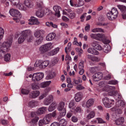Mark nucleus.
Segmentation results:
<instances>
[{"instance_id":"2","label":"nucleus","mask_w":126,"mask_h":126,"mask_svg":"<svg viewBox=\"0 0 126 126\" xmlns=\"http://www.w3.org/2000/svg\"><path fill=\"white\" fill-rule=\"evenodd\" d=\"M22 35L26 39L27 42H32L33 39H34V37L32 36V33L30 30L23 31L22 32Z\"/></svg>"},{"instance_id":"50","label":"nucleus","mask_w":126,"mask_h":126,"mask_svg":"<svg viewBox=\"0 0 126 126\" xmlns=\"http://www.w3.org/2000/svg\"><path fill=\"white\" fill-rule=\"evenodd\" d=\"M108 84H110V85H116V84H118V81H117V80L109 81L108 82Z\"/></svg>"},{"instance_id":"37","label":"nucleus","mask_w":126,"mask_h":126,"mask_svg":"<svg viewBox=\"0 0 126 126\" xmlns=\"http://www.w3.org/2000/svg\"><path fill=\"white\" fill-rule=\"evenodd\" d=\"M16 7L18 8V9H20V10H26V8L22 3H18L16 5Z\"/></svg>"},{"instance_id":"51","label":"nucleus","mask_w":126,"mask_h":126,"mask_svg":"<svg viewBox=\"0 0 126 126\" xmlns=\"http://www.w3.org/2000/svg\"><path fill=\"white\" fill-rule=\"evenodd\" d=\"M36 15L37 17L41 18L44 16V13H42V12L36 11Z\"/></svg>"},{"instance_id":"11","label":"nucleus","mask_w":126,"mask_h":126,"mask_svg":"<svg viewBox=\"0 0 126 126\" xmlns=\"http://www.w3.org/2000/svg\"><path fill=\"white\" fill-rule=\"evenodd\" d=\"M103 104L106 108H111L112 103L110 101V99L108 97H105L102 99Z\"/></svg>"},{"instance_id":"4","label":"nucleus","mask_w":126,"mask_h":126,"mask_svg":"<svg viewBox=\"0 0 126 126\" xmlns=\"http://www.w3.org/2000/svg\"><path fill=\"white\" fill-rule=\"evenodd\" d=\"M53 45L52 43H48L44 45H42L39 48V52L42 55L47 53L48 51H49L51 49V46Z\"/></svg>"},{"instance_id":"46","label":"nucleus","mask_w":126,"mask_h":126,"mask_svg":"<svg viewBox=\"0 0 126 126\" xmlns=\"http://www.w3.org/2000/svg\"><path fill=\"white\" fill-rule=\"evenodd\" d=\"M96 37L97 38V40H100V38H101V39H104V38H105V35L103 33H97Z\"/></svg>"},{"instance_id":"19","label":"nucleus","mask_w":126,"mask_h":126,"mask_svg":"<svg viewBox=\"0 0 126 126\" xmlns=\"http://www.w3.org/2000/svg\"><path fill=\"white\" fill-rule=\"evenodd\" d=\"M125 123V118L124 117H120L115 121V124L116 126H121Z\"/></svg>"},{"instance_id":"21","label":"nucleus","mask_w":126,"mask_h":126,"mask_svg":"<svg viewBox=\"0 0 126 126\" xmlns=\"http://www.w3.org/2000/svg\"><path fill=\"white\" fill-rule=\"evenodd\" d=\"M40 95V92L39 91H34L31 93L30 94V98H36L37 96H39Z\"/></svg>"},{"instance_id":"35","label":"nucleus","mask_w":126,"mask_h":126,"mask_svg":"<svg viewBox=\"0 0 126 126\" xmlns=\"http://www.w3.org/2000/svg\"><path fill=\"white\" fill-rule=\"evenodd\" d=\"M44 40L43 37H40L37 38V39L35 41V44L36 45V46H38L40 45V44H42V42H43V40Z\"/></svg>"},{"instance_id":"34","label":"nucleus","mask_w":126,"mask_h":126,"mask_svg":"<svg viewBox=\"0 0 126 126\" xmlns=\"http://www.w3.org/2000/svg\"><path fill=\"white\" fill-rule=\"evenodd\" d=\"M116 106L119 108H123V107H125V102L123 100H119L116 103Z\"/></svg>"},{"instance_id":"44","label":"nucleus","mask_w":126,"mask_h":126,"mask_svg":"<svg viewBox=\"0 0 126 126\" xmlns=\"http://www.w3.org/2000/svg\"><path fill=\"white\" fill-rule=\"evenodd\" d=\"M4 34V30L2 28L0 27V41L3 38V34Z\"/></svg>"},{"instance_id":"64","label":"nucleus","mask_w":126,"mask_h":126,"mask_svg":"<svg viewBox=\"0 0 126 126\" xmlns=\"http://www.w3.org/2000/svg\"><path fill=\"white\" fill-rule=\"evenodd\" d=\"M71 120H72V122H73V123H76L77 121H78V119H77V118H76L75 116L72 117Z\"/></svg>"},{"instance_id":"17","label":"nucleus","mask_w":126,"mask_h":126,"mask_svg":"<svg viewBox=\"0 0 126 126\" xmlns=\"http://www.w3.org/2000/svg\"><path fill=\"white\" fill-rule=\"evenodd\" d=\"M109 89H110L112 91L108 93V95H109L110 96H117V94H118V92L115 91L116 90V87H115V86L109 87Z\"/></svg>"},{"instance_id":"53","label":"nucleus","mask_w":126,"mask_h":126,"mask_svg":"<svg viewBox=\"0 0 126 126\" xmlns=\"http://www.w3.org/2000/svg\"><path fill=\"white\" fill-rule=\"evenodd\" d=\"M96 120L98 121V124H106V121L103 120L101 118H97Z\"/></svg>"},{"instance_id":"33","label":"nucleus","mask_w":126,"mask_h":126,"mask_svg":"<svg viewBox=\"0 0 126 126\" xmlns=\"http://www.w3.org/2000/svg\"><path fill=\"white\" fill-rule=\"evenodd\" d=\"M104 53L108 54L111 52V46L109 45H106L103 49Z\"/></svg>"},{"instance_id":"29","label":"nucleus","mask_w":126,"mask_h":126,"mask_svg":"<svg viewBox=\"0 0 126 126\" xmlns=\"http://www.w3.org/2000/svg\"><path fill=\"white\" fill-rule=\"evenodd\" d=\"M117 7L121 10L122 13H124L126 11V6L125 5L119 4L117 5Z\"/></svg>"},{"instance_id":"1","label":"nucleus","mask_w":126,"mask_h":126,"mask_svg":"<svg viewBox=\"0 0 126 126\" xmlns=\"http://www.w3.org/2000/svg\"><path fill=\"white\" fill-rule=\"evenodd\" d=\"M119 12L116 8H113L111 11L107 14V17L109 20H114L118 17Z\"/></svg>"},{"instance_id":"60","label":"nucleus","mask_w":126,"mask_h":126,"mask_svg":"<svg viewBox=\"0 0 126 126\" xmlns=\"http://www.w3.org/2000/svg\"><path fill=\"white\" fill-rule=\"evenodd\" d=\"M98 42L97 41H94L93 42V43L92 44V47H93V48H94V49H96V48L97 47V45H98Z\"/></svg>"},{"instance_id":"43","label":"nucleus","mask_w":126,"mask_h":126,"mask_svg":"<svg viewBox=\"0 0 126 126\" xmlns=\"http://www.w3.org/2000/svg\"><path fill=\"white\" fill-rule=\"evenodd\" d=\"M92 32H94V33H95V32H100L104 33V30H103L102 28H95L92 30Z\"/></svg>"},{"instance_id":"42","label":"nucleus","mask_w":126,"mask_h":126,"mask_svg":"<svg viewBox=\"0 0 126 126\" xmlns=\"http://www.w3.org/2000/svg\"><path fill=\"white\" fill-rule=\"evenodd\" d=\"M11 2V4L12 5H17L18 3H19L20 0H9Z\"/></svg>"},{"instance_id":"9","label":"nucleus","mask_w":126,"mask_h":126,"mask_svg":"<svg viewBox=\"0 0 126 126\" xmlns=\"http://www.w3.org/2000/svg\"><path fill=\"white\" fill-rule=\"evenodd\" d=\"M9 13L11 16H14L15 17H17V18H21L22 17V15H21V13L19 12V11L14 9L11 8L9 10Z\"/></svg>"},{"instance_id":"36","label":"nucleus","mask_w":126,"mask_h":126,"mask_svg":"<svg viewBox=\"0 0 126 126\" xmlns=\"http://www.w3.org/2000/svg\"><path fill=\"white\" fill-rule=\"evenodd\" d=\"M47 111V107H43L39 108L38 111V114L39 115H42V114H44Z\"/></svg>"},{"instance_id":"12","label":"nucleus","mask_w":126,"mask_h":126,"mask_svg":"<svg viewBox=\"0 0 126 126\" xmlns=\"http://www.w3.org/2000/svg\"><path fill=\"white\" fill-rule=\"evenodd\" d=\"M102 78L103 73L101 72L96 73L93 76L94 81H99V80H101V79Z\"/></svg>"},{"instance_id":"55","label":"nucleus","mask_w":126,"mask_h":126,"mask_svg":"<svg viewBox=\"0 0 126 126\" xmlns=\"http://www.w3.org/2000/svg\"><path fill=\"white\" fill-rule=\"evenodd\" d=\"M32 88L33 90H36V89H39V86L33 83L32 85Z\"/></svg>"},{"instance_id":"13","label":"nucleus","mask_w":126,"mask_h":126,"mask_svg":"<svg viewBox=\"0 0 126 126\" xmlns=\"http://www.w3.org/2000/svg\"><path fill=\"white\" fill-rule=\"evenodd\" d=\"M63 116H61V115L58 117V120L59 121V126H66L67 124V122L65 119H61Z\"/></svg>"},{"instance_id":"8","label":"nucleus","mask_w":126,"mask_h":126,"mask_svg":"<svg viewBox=\"0 0 126 126\" xmlns=\"http://www.w3.org/2000/svg\"><path fill=\"white\" fill-rule=\"evenodd\" d=\"M43 78H44V73H35L33 74L32 80L33 81H40Z\"/></svg>"},{"instance_id":"31","label":"nucleus","mask_w":126,"mask_h":126,"mask_svg":"<svg viewBox=\"0 0 126 126\" xmlns=\"http://www.w3.org/2000/svg\"><path fill=\"white\" fill-rule=\"evenodd\" d=\"M60 51V48L58 47L54 50H52L50 52L49 54L50 56H55V55H57L58 54V52Z\"/></svg>"},{"instance_id":"16","label":"nucleus","mask_w":126,"mask_h":126,"mask_svg":"<svg viewBox=\"0 0 126 126\" xmlns=\"http://www.w3.org/2000/svg\"><path fill=\"white\" fill-rule=\"evenodd\" d=\"M54 100V97L53 95H49L48 98H46L45 99L44 101V105H46V106H48L53 102V100Z\"/></svg>"},{"instance_id":"47","label":"nucleus","mask_w":126,"mask_h":126,"mask_svg":"<svg viewBox=\"0 0 126 126\" xmlns=\"http://www.w3.org/2000/svg\"><path fill=\"white\" fill-rule=\"evenodd\" d=\"M4 60L5 62H8L10 60V54H7L4 56Z\"/></svg>"},{"instance_id":"3","label":"nucleus","mask_w":126,"mask_h":126,"mask_svg":"<svg viewBox=\"0 0 126 126\" xmlns=\"http://www.w3.org/2000/svg\"><path fill=\"white\" fill-rule=\"evenodd\" d=\"M65 103L63 101H61L58 106V110L60 112V116L64 117L66 114V109L64 108Z\"/></svg>"},{"instance_id":"15","label":"nucleus","mask_w":126,"mask_h":126,"mask_svg":"<svg viewBox=\"0 0 126 126\" xmlns=\"http://www.w3.org/2000/svg\"><path fill=\"white\" fill-rule=\"evenodd\" d=\"M73 0H70V4L71 6H74V7H79V6H82V5H84V1L82 0H79L78 4H73V2H72Z\"/></svg>"},{"instance_id":"52","label":"nucleus","mask_w":126,"mask_h":126,"mask_svg":"<svg viewBox=\"0 0 126 126\" xmlns=\"http://www.w3.org/2000/svg\"><path fill=\"white\" fill-rule=\"evenodd\" d=\"M82 82V81L80 79L78 80H75V79H73V83L74 84H79V83H81Z\"/></svg>"},{"instance_id":"61","label":"nucleus","mask_w":126,"mask_h":126,"mask_svg":"<svg viewBox=\"0 0 126 126\" xmlns=\"http://www.w3.org/2000/svg\"><path fill=\"white\" fill-rule=\"evenodd\" d=\"M42 5H43V2L41 1L40 2H36V6L38 8H41V7H42Z\"/></svg>"},{"instance_id":"59","label":"nucleus","mask_w":126,"mask_h":126,"mask_svg":"<svg viewBox=\"0 0 126 126\" xmlns=\"http://www.w3.org/2000/svg\"><path fill=\"white\" fill-rule=\"evenodd\" d=\"M85 30L86 31V32H89V31L90 30V25L87 24L85 27Z\"/></svg>"},{"instance_id":"39","label":"nucleus","mask_w":126,"mask_h":126,"mask_svg":"<svg viewBox=\"0 0 126 126\" xmlns=\"http://www.w3.org/2000/svg\"><path fill=\"white\" fill-rule=\"evenodd\" d=\"M56 76V73L55 72H51L49 73L47 76V77L48 79H52V78H54Z\"/></svg>"},{"instance_id":"62","label":"nucleus","mask_w":126,"mask_h":126,"mask_svg":"<svg viewBox=\"0 0 126 126\" xmlns=\"http://www.w3.org/2000/svg\"><path fill=\"white\" fill-rule=\"evenodd\" d=\"M111 78H112V77L111 76V74H108L107 75L105 76L104 77V79L105 80H110V79H111Z\"/></svg>"},{"instance_id":"10","label":"nucleus","mask_w":126,"mask_h":126,"mask_svg":"<svg viewBox=\"0 0 126 126\" xmlns=\"http://www.w3.org/2000/svg\"><path fill=\"white\" fill-rule=\"evenodd\" d=\"M29 24L30 25H39L40 24V22L36 18L31 17Z\"/></svg>"},{"instance_id":"32","label":"nucleus","mask_w":126,"mask_h":126,"mask_svg":"<svg viewBox=\"0 0 126 126\" xmlns=\"http://www.w3.org/2000/svg\"><path fill=\"white\" fill-rule=\"evenodd\" d=\"M46 26H48V27H52L53 28H57L58 27V26L57 24H53V22H47L46 23Z\"/></svg>"},{"instance_id":"25","label":"nucleus","mask_w":126,"mask_h":126,"mask_svg":"<svg viewBox=\"0 0 126 126\" xmlns=\"http://www.w3.org/2000/svg\"><path fill=\"white\" fill-rule=\"evenodd\" d=\"M56 37V33H49L46 36L47 41H52Z\"/></svg>"},{"instance_id":"28","label":"nucleus","mask_w":126,"mask_h":126,"mask_svg":"<svg viewBox=\"0 0 126 126\" xmlns=\"http://www.w3.org/2000/svg\"><path fill=\"white\" fill-rule=\"evenodd\" d=\"M95 117V112L94 111H91L86 117L87 120H91Z\"/></svg>"},{"instance_id":"27","label":"nucleus","mask_w":126,"mask_h":126,"mask_svg":"<svg viewBox=\"0 0 126 126\" xmlns=\"http://www.w3.org/2000/svg\"><path fill=\"white\" fill-rule=\"evenodd\" d=\"M57 106V104L55 102H53L52 104L49 106L48 111L49 112H53L54 110L56 109V106Z\"/></svg>"},{"instance_id":"54","label":"nucleus","mask_w":126,"mask_h":126,"mask_svg":"<svg viewBox=\"0 0 126 126\" xmlns=\"http://www.w3.org/2000/svg\"><path fill=\"white\" fill-rule=\"evenodd\" d=\"M75 105V102L73 100H72L69 103V108L71 109L73 108V106Z\"/></svg>"},{"instance_id":"41","label":"nucleus","mask_w":126,"mask_h":126,"mask_svg":"<svg viewBox=\"0 0 126 126\" xmlns=\"http://www.w3.org/2000/svg\"><path fill=\"white\" fill-rule=\"evenodd\" d=\"M34 35L35 38H41V37H43V36H42V34H41V32H40L39 31L35 32L34 33Z\"/></svg>"},{"instance_id":"38","label":"nucleus","mask_w":126,"mask_h":126,"mask_svg":"<svg viewBox=\"0 0 126 126\" xmlns=\"http://www.w3.org/2000/svg\"><path fill=\"white\" fill-rule=\"evenodd\" d=\"M25 40H26L25 37L21 34L18 39V42L19 43V44H22V43H23V42H24Z\"/></svg>"},{"instance_id":"22","label":"nucleus","mask_w":126,"mask_h":126,"mask_svg":"<svg viewBox=\"0 0 126 126\" xmlns=\"http://www.w3.org/2000/svg\"><path fill=\"white\" fill-rule=\"evenodd\" d=\"M24 3L28 8H32L33 7L32 1L30 0H25Z\"/></svg>"},{"instance_id":"20","label":"nucleus","mask_w":126,"mask_h":126,"mask_svg":"<svg viewBox=\"0 0 126 126\" xmlns=\"http://www.w3.org/2000/svg\"><path fill=\"white\" fill-rule=\"evenodd\" d=\"M94 100L93 98H90L87 100L86 104V108H90L93 105H94Z\"/></svg>"},{"instance_id":"30","label":"nucleus","mask_w":126,"mask_h":126,"mask_svg":"<svg viewBox=\"0 0 126 126\" xmlns=\"http://www.w3.org/2000/svg\"><path fill=\"white\" fill-rule=\"evenodd\" d=\"M51 82H52L51 81H49L41 83L40 84V87L41 88H45L47 87V86H49L50 84H51Z\"/></svg>"},{"instance_id":"57","label":"nucleus","mask_w":126,"mask_h":126,"mask_svg":"<svg viewBox=\"0 0 126 126\" xmlns=\"http://www.w3.org/2000/svg\"><path fill=\"white\" fill-rule=\"evenodd\" d=\"M90 36L92 39H94L95 40H97V39H98L97 37V34L91 33Z\"/></svg>"},{"instance_id":"18","label":"nucleus","mask_w":126,"mask_h":126,"mask_svg":"<svg viewBox=\"0 0 126 126\" xmlns=\"http://www.w3.org/2000/svg\"><path fill=\"white\" fill-rule=\"evenodd\" d=\"M68 12V17L71 19H73L75 17V13L70 9H65Z\"/></svg>"},{"instance_id":"14","label":"nucleus","mask_w":126,"mask_h":126,"mask_svg":"<svg viewBox=\"0 0 126 126\" xmlns=\"http://www.w3.org/2000/svg\"><path fill=\"white\" fill-rule=\"evenodd\" d=\"M53 9L55 12V16H57V17H60V16H61V13L60 10H62V8L60 7V6H54L53 7Z\"/></svg>"},{"instance_id":"7","label":"nucleus","mask_w":126,"mask_h":126,"mask_svg":"<svg viewBox=\"0 0 126 126\" xmlns=\"http://www.w3.org/2000/svg\"><path fill=\"white\" fill-rule=\"evenodd\" d=\"M10 47H11V42L10 41H5L2 44L0 49L6 53L9 50Z\"/></svg>"},{"instance_id":"5","label":"nucleus","mask_w":126,"mask_h":126,"mask_svg":"<svg viewBox=\"0 0 126 126\" xmlns=\"http://www.w3.org/2000/svg\"><path fill=\"white\" fill-rule=\"evenodd\" d=\"M57 116L56 112H53L52 113L47 114L43 118L44 125H48L52 122V118H55Z\"/></svg>"},{"instance_id":"40","label":"nucleus","mask_w":126,"mask_h":126,"mask_svg":"<svg viewBox=\"0 0 126 126\" xmlns=\"http://www.w3.org/2000/svg\"><path fill=\"white\" fill-rule=\"evenodd\" d=\"M36 105H37V102L35 100L30 101L29 103V106L31 107V108H34Z\"/></svg>"},{"instance_id":"63","label":"nucleus","mask_w":126,"mask_h":126,"mask_svg":"<svg viewBox=\"0 0 126 126\" xmlns=\"http://www.w3.org/2000/svg\"><path fill=\"white\" fill-rule=\"evenodd\" d=\"M43 125H45V122H44V119L43 120H40L39 121L38 123V126H42Z\"/></svg>"},{"instance_id":"48","label":"nucleus","mask_w":126,"mask_h":126,"mask_svg":"<svg viewBox=\"0 0 126 126\" xmlns=\"http://www.w3.org/2000/svg\"><path fill=\"white\" fill-rule=\"evenodd\" d=\"M29 90H26L25 89H22L21 90V93L24 95H28V94H29Z\"/></svg>"},{"instance_id":"26","label":"nucleus","mask_w":126,"mask_h":126,"mask_svg":"<svg viewBox=\"0 0 126 126\" xmlns=\"http://www.w3.org/2000/svg\"><path fill=\"white\" fill-rule=\"evenodd\" d=\"M81 99H82V93H77L76 94L75 96V100L76 102H80Z\"/></svg>"},{"instance_id":"58","label":"nucleus","mask_w":126,"mask_h":126,"mask_svg":"<svg viewBox=\"0 0 126 126\" xmlns=\"http://www.w3.org/2000/svg\"><path fill=\"white\" fill-rule=\"evenodd\" d=\"M76 88L77 90H83L84 87L82 86V85H78Z\"/></svg>"},{"instance_id":"6","label":"nucleus","mask_w":126,"mask_h":126,"mask_svg":"<svg viewBox=\"0 0 126 126\" xmlns=\"http://www.w3.org/2000/svg\"><path fill=\"white\" fill-rule=\"evenodd\" d=\"M50 62L48 61H45L43 62L39 61L36 62L34 63L35 67H39V68H45L46 66L49 65Z\"/></svg>"},{"instance_id":"56","label":"nucleus","mask_w":126,"mask_h":126,"mask_svg":"<svg viewBox=\"0 0 126 126\" xmlns=\"http://www.w3.org/2000/svg\"><path fill=\"white\" fill-rule=\"evenodd\" d=\"M84 63V62H81L79 63V69H83L84 68V65L83 64Z\"/></svg>"},{"instance_id":"45","label":"nucleus","mask_w":126,"mask_h":126,"mask_svg":"<svg viewBox=\"0 0 126 126\" xmlns=\"http://www.w3.org/2000/svg\"><path fill=\"white\" fill-rule=\"evenodd\" d=\"M97 70H98L97 67H92L90 68V71L91 73H95Z\"/></svg>"},{"instance_id":"24","label":"nucleus","mask_w":126,"mask_h":126,"mask_svg":"<svg viewBox=\"0 0 126 126\" xmlns=\"http://www.w3.org/2000/svg\"><path fill=\"white\" fill-rule=\"evenodd\" d=\"M38 121H39V117H36L30 122V125L31 126H36V125H37V123L38 122Z\"/></svg>"},{"instance_id":"23","label":"nucleus","mask_w":126,"mask_h":126,"mask_svg":"<svg viewBox=\"0 0 126 126\" xmlns=\"http://www.w3.org/2000/svg\"><path fill=\"white\" fill-rule=\"evenodd\" d=\"M88 53H89V54H92V55H99V52H98V51L91 47L89 48L88 49Z\"/></svg>"},{"instance_id":"49","label":"nucleus","mask_w":126,"mask_h":126,"mask_svg":"<svg viewBox=\"0 0 126 126\" xmlns=\"http://www.w3.org/2000/svg\"><path fill=\"white\" fill-rule=\"evenodd\" d=\"M6 54V52H5L3 50H1L0 48V60L3 58V56H4Z\"/></svg>"}]
</instances>
